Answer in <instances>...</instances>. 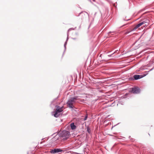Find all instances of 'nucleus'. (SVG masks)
Wrapping results in <instances>:
<instances>
[{
  "instance_id": "nucleus-11",
  "label": "nucleus",
  "mask_w": 154,
  "mask_h": 154,
  "mask_svg": "<svg viewBox=\"0 0 154 154\" xmlns=\"http://www.w3.org/2000/svg\"><path fill=\"white\" fill-rule=\"evenodd\" d=\"M87 130H88V132L89 133L90 132V129L89 128H88V129H87Z\"/></svg>"
},
{
  "instance_id": "nucleus-5",
  "label": "nucleus",
  "mask_w": 154,
  "mask_h": 154,
  "mask_svg": "<svg viewBox=\"0 0 154 154\" xmlns=\"http://www.w3.org/2000/svg\"><path fill=\"white\" fill-rule=\"evenodd\" d=\"M69 132L68 131H65L63 132V137H65L66 139L69 137Z\"/></svg>"
},
{
  "instance_id": "nucleus-10",
  "label": "nucleus",
  "mask_w": 154,
  "mask_h": 154,
  "mask_svg": "<svg viewBox=\"0 0 154 154\" xmlns=\"http://www.w3.org/2000/svg\"><path fill=\"white\" fill-rule=\"evenodd\" d=\"M87 117H88V116H87V115H86V116L85 117V118L84 119V120H85L87 119Z\"/></svg>"
},
{
  "instance_id": "nucleus-9",
  "label": "nucleus",
  "mask_w": 154,
  "mask_h": 154,
  "mask_svg": "<svg viewBox=\"0 0 154 154\" xmlns=\"http://www.w3.org/2000/svg\"><path fill=\"white\" fill-rule=\"evenodd\" d=\"M70 126L72 129V130L75 129L76 128V126L74 125V123H72Z\"/></svg>"
},
{
  "instance_id": "nucleus-3",
  "label": "nucleus",
  "mask_w": 154,
  "mask_h": 154,
  "mask_svg": "<svg viewBox=\"0 0 154 154\" xmlns=\"http://www.w3.org/2000/svg\"><path fill=\"white\" fill-rule=\"evenodd\" d=\"M149 20H146V21H144L139 23V24H137L135 26V27H134V28L133 29V30H135L136 29H137L140 26H141V25H143V24H145V25L143 26L144 27H145L146 26H148V24H149Z\"/></svg>"
},
{
  "instance_id": "nucleus-8",
  "label": "nucleus",
  "mask_w": 154,
  "mask_h": 154,
  "mask_svg": "<svg viewBox=\"0 0 154 154\" xmlns=\"http://www.w3.org/2000/svg\"><path fill=\"white\" fill-rule=\"evenodd\" d=\"M80 16H83V18H85L88 16V14L85 12H83L80 13Z\"/></svg>"
},
{
  "instance_id": "nucleus-2",
  "label": "nucleus",
  "mask_w": 154,
  "mask_h": 154,
  "mask_svg": "<svg viewBox=\"0 0 154 154\" xmlns=\"http://www.w3.org/2000/svg\"><path fill=\"white\" fill-rule=\"evenodd\" d=\"M56 107V109L55 111L54 116L55 117H57L59 116L60 115V113L63 111V107H60L59 106H57Z\"/></svg>"
},
{
  "instance_id": "nucleus-4",
  "label": "nucleus",
  "mask_w": 154,
  "mask_h": 154,
  "mask_svg": "<svg viewBox=\"0 0 154 154\" xmlns=\"http://www.w3.org/2000/svg\"><path fill=\"white\" fill-rule=\"evenodd\" d=\"M140 90L139 88L137 87L132 88L131 92L133 93L138 94L140 92Z\"/></svg>"
},
{
  "instance_id": "nucleus-6",
  "label": "nucleus",
  "mask_w": 154,
  "mask_h": 154,
  "mask_svg": "<svg viewBox=\"0 0 154 154\" xmlns=\"http://www.w3.org/2000/svg\"><path fill=\"white\" fill-rule=\"evenodd\" d=\"M62 150L60 149H56L51 150V153L55 154L62 152Z\"/></svg>"
},
{
  "instance_id": "nucleus-1",
  "label": "nucleus",
  "mask_w": 154,
  "mask_h": 154,
  "mask_svg": "<svg viewBox=\"0 0 154 154\" xmlns=\"http://www.w3.org/2000/svg\"><path fill=\"white\" fill-rule=\"evenodd\" d=\"M78 97H72L70 98L67 103L69 106L70 108L74 107L73 105L76 102V100L78 99Z\"/></svg>"
},
{
  "instance_id": "nucleus-7",
  "label": "nucleus",
  "mask_w": 154,
  "mask_h": 154,
  "mask_svg": "<svg viewBox=\"0 0 154 154\" xmlns=\"http://www.w3.org/2000/svg\"><path fill=\"white\" fill-rule=\"evenodd\" d=\"M142 77V76L140 75H135L134 76V78L135 80L138 79Z\"/></svg>"
}]
</instances>
